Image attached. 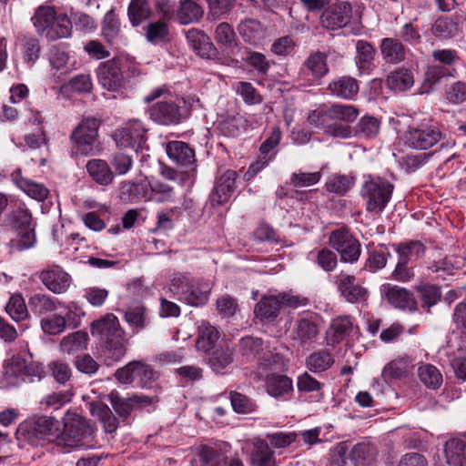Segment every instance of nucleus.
Returning a JSON list of instances; mask_svg holds the SVG:
<instances>
[{"instance_id":"f257e3e1","label":"nucleus","mask_w":466,"mask_h":466,"mask_svg":"<svg viewBox=\"0 0 466 466\" xmlns=\"http://www.w3.org/2000/svg\"><path fill=\"white\" fill-rule=\"evenodd\" d=\"M90 332L96 337L103 348V353L110 362L118 361L126 354L124 331L120 327L117 318L113 313H107L105 317L91 324Z\"/></svg>"},{"instance_id":"f03ea898","label":"nucleus","mask_w":466,"mask_h":466,"mask_svg":"<svg viewBox=\"0 0 466 466\" xmlns=\"http://www.w3.org/2000/svg\"><path fill=\"white\" fill-rule=\"evenodd\" d=\"M239 350L248 361H257L258 376H262V372L282 371L285 369L283 356L272 352L268 343L260 338L243 337L239 340Z\"/></svg>"},{"instance_id":"7ed1b4c3","label":"nucleus","mask_w":466,"mask_h":466,"mask_svg":"<svg viewBox=\"0 0 466 466\" xmlns=\"http://www.w3.org/2000/svg\"><path fill=\"white\" fill-rule=\"evenodd\" d=\"M96 431V424L77 414L65 419L63 431H60L58 446L66 448L91 447Z\"/></svg>"},{"instance_id":"20e7f679","label":"nucleus","mask_w":466,"mask_h":466,"mask_svg":"<svg viewBox=\"0 0 466 466\" xmlns=\"http://www.w3.org/2000/svg\"><path fill=\"white\" fill-rule=\"evenodd\" d=\"M101 120L95 116H87L72 131L69 140L72 156H95L101 151L98 129Z\"/></svg>"},{"instance_id":"39448f33","label":"nucleus","mask_w":466,"mask_h":466,"mask_svg":"<svg viewBox=\"0 0 466 466\" xmlns=\"http://www.w3.org/2000/svg\"><path fill=\"white\" fill-rule=\"evenodd\" d=\"M394 186L386 179L370 178L364 182L360 195L369 212L380 214L391 198Z\"/></svg>"},{"instance_id":"423d86ee","label":"nucleus","mask_w":466,"mask_h":466,"mask_svg":"<svg viewBox=\"0 0 466 466\" xmlns=\"http://www.w3.org/2000/svg\"><path fill=\"white\" fill-rule=\"evenodd\" d=\"M190 110V103L184 99L177 102L164 100L150 106L149 116L157 124L164 126L177 125L189 116Z\"/></svg>"},{"instance_id":"0eeeda50","label":"nucleus","mask_w":466,"mask_h":466,"mask_svg":"<svg viewBox=\"0 0 466 466\" xmlns=\"http://www.w3.org/2000/svg\"><path fill=\"white\" fill-rule=\"evenodd\" d=\"M329 246L339 255L343 263L353 264L361 255V244L358 238L346 228H340L330 232Z\"/></svg>"},{"instance_id":"6e6552de","label":"nucleus","mask_w":466,"mask_h":466,"mask_svg":"<svg viewBox=\"0 0 466 466\" xmlns=\"http://www.w3.org/2000/svg\"><path fill=\"white\" fill-rule=\"evenodd\" d=\"M441 138L442 133L439 127L428 123L409 127L403 136L404 144L416 150H427L440 142Z\"/></svg>"},{"instance_id":"1a4fd4ad","label":"nucleus","mask_w":466,"mask_h":466,"mask_svg":"<svg viewBox=\"0 0 466 466\" xmlns=\"http://www.w3.org/2000/svg\"><path fill=\"white\" fill-rule=\"evenodd\" d=\"M299 299L287 293L263 296L254 308V314L260 320L273 321L285 306L297 307Z\"/></svg>"},{"instance_id":"9d476101","label":"nucleus","mask_w":466,"mask_h":466,"mask_svg":"<svg viewBox=\"0 0 466 466\" xmlns=\"http://www.w3.org/2000/svg\"><path fill=\"white\" fill-rule=\"evenodd\" d=\"M18 432H27L28 439L35 438L48 441H56L57 444L60 433V422L52 416H40L30 424H21L18 428Z\"/></svg>"},{"instance_id":"9b49d317","label":"nucleus","mask_w":466,"mask_h":466,"mask_svg":"<svg viewBox=\"0 0 466 466\" xmlns=\"http://www.w3.org/2000/svg\"><path fill=\"white\" fill-rule=\"evenodd\" d=\"M147 130L139 120H130L123 127L117 128L113 133V139L118 147H131L136 151L143 148L146 144Z\"/></svg>"},{"instance_id":"f8f14e48","label":"nucleus","mask_w":466,"mask_h":466,"mask_svg":"<svg viewBox=\"0 0 466 466\" xmlns=\"http://www.w3.org/2000/svg\"><path fill=\"white\" fill-rule=\"evenodd\" d=\"M108 400L123 422H128V420L136 408H143L152 404L156 399L146 395L134 394L128 398L120 396L116 390H112L108 396Z\"/></svg>"},{"instance_id":"ddd939ff","label":"nucleus","mask_w":466,"mask_h":466,"mask_svg":"<svg viewBox=\"0 0 466 466\" xmlns=\"http://www.w3.org/2000/svg\"><path fill=\"white\" fill-rule=\"evenodd\" d=\"M338 291L347 302L360 304L367 301L369 291L363 286L356 283V278L345 272L334 277Z\"/></svg>"},{"instance_id":"4468645a","label":"nucleus","mask_w":466,"mask_h":466,"mask_svg":"<svg viewBox=\"0 0 466 466\" xmlns=\"http://www.w3.org/2000/svg\"><path fill=\"white\" fill-rule=\"evenodd\" d=\"M38 279L54 294L65 293L72 282L71 276L58 265L47 266L38 273Z\"/></svg>"},{"instance_id":"2eb2a0df","label":"nucleus","mask_w":466,"mask_h":466,"mask_svg":"<svg viewBox=\"0 0 466 466\" xmlns=\"http://www.w3.org/2000/svg\"><path fill=\"white\" fill-rule=\"evenodd\" d=\"M352 8L349 3L342 2L329 6L320 16V24L329 30H337L346 26L351 19Z\"/></svg>"},{"instance_id":"dca6fc26","label":"nucleus","mask_w":466,"mask_h":466,"mask_svg":"<svg viewBox=\"0 0 466 466\" xmlns=\"http://www.w3.org/2000/svg\"><path fill=\"white\" fill-rule=\"evenodd\" d=\"M97 77L101 86L108 91H116L123 85V75L119 61L116 58L101 63L97 68Z\"/></svg>"},{"instance_id":"f3484780","label":"nucleus","mask_w":466,"mask_h":466,"mask_svg":"<svg viewBox=\"0 0 466 466\" xmlns=\"http://www.w3.org/2000/svg\"><path fill=\"white\" fill-rule=\"evenodd\" d=\"M186 38L198 56L202 58L211 59L217 56L218 51L210 37L203 31L196 28L189 29Z\"/></svg>"},{"instance_id":"a211bd4d","label":"nucleus","mask_w":466,"mask_h":466,"mask_svg":"<svg viewBox=\"0 0 466 466\" xmlns=\"http://www.w3.org/2000/svg\"><path fill=\"white\" fill-rule=\"evenodd\" d=\"M384 296L388 302L395 308L408 311L417 310V301L413 294L405 288L384 286Z\"/></svg>"},{"instance_id":"6ab92c4d","label":"nucleus","mask_w":466,"mask_h":466,"mask_svg":"<svg viewBox=\"0 0 466 466\" xmlns=\"http://www.w3.org/2000/svg\"><path fill=\"white\" fill-rule=\"evenodd\" d=\"M237 172L234 170L225 171L216 182L211 195V200L218 205L227 202L236 188Z\"/></svg>"},{"instance_id":"aec40b11","label":"nucleus","mask_w":466,"mask_h":466,"mask_svg":"<svg viewBox=\"0 0 466 466\" xmlns=\"http://www.w3.org/2000/svg\"><path fill=\"white\" fill-rule=\"evenodd\" d=\"M168 157L180 167H191L195 165V151L183 141H170L166 147Z\"/></svg>"},{"instance_id":"412c9836","label":"nucleus","mask_w":466,"mask_h":466,"mask_svg":"<svg viewBox=\"0 0 466 466\" xmlns=\"http://www.w3.org/2000/svg\"><path fill=\"white\" fill-rule=\"evenodd\" d=\"M278 371L262 372L259 378L266 380L267 391L275 398L285 397L292 391V380L285 375L276 374Z\"/></svg>"},{"instance_id":"4be33fe9","label":"nucleus","mask_w":466,"mask_h":466,"mask_svg":"<svg viewBox=\"0 0 466 466\" xmlns=\"http://www.w3.org/2000/svg\"><path fill=\"white\" fill-rule=\"evenodd\" d=\"M11 177L14 183L31 198L37 201H44L47 198L48 189L43 184L24 177L21 169L15 170Z\"/></svg>"},{"instance_id":"5701e85b","label":"nucleus","mask_w":466,"mask_h":466,"mask_svg":"<svg viewBox=\"0 0 466 466\" xmlns=\"http://www.w3.org/2000/svg\"><path fill=\"white\" fill-rule=\"evenodd\" d=\"M91 415L96 418L102 424L106 433H114L119 426V420L114 415L110 408L102 401H93L89 404Z\"/></svg>"},{"instance_id":"b1692460","label":"nucleus","mask_w":466,"mask_h":466,"mask_svg":"<svg viewBox=\"0 0 466 466\" xmlns=\"http://www.w3.org/2000/svg\"><path fill=\"white\" fill-rule=\"evenodd\" d=\"M380 51L386 64L396 65L406 57V48L397 38L385 37L380 44Z\"/></svg>"},{"instance_id":"393cba45","label":"nucleus","mask_w":466,"mask_h":466,"mask_svg":"<svg viewBox=\"0 0 466 466\" xmlns=\"http://www.w3.org/2000/svg\"><path fill=\"white\" fill-rule=\"evenodd\" d=\"M238 31L243 40L250 45H259L266 38V29L257 19H245L238 25Z\"/></svg>"},{"instance_id":"a878e982","label":"nucleus","mask_w":466,"mask_h":466,"mask_svg":"<svg viewBox=\"0 0 466 466\" xmlns=\"http://www.w3.org/2000/svg\"><path fill=\"white\" fill-rule=\"evenodd\" d=\"M378 455L377 449L370 442L355 444L349 454L352 466H372Z\"/></svg>"},{"instance_id":"bb28decb","label":"nucleus","mask_w":466,"mask_h":466,"mask_svg":"<svg viewBox=\"0 0 466 466\" xmlns=\"http://www.w3.org/2000/svg\"><path fill=\"white\" fill-rule=\"evenodd\" d=\"M89 177L100 186H108L114 180V172L106 160L93 158L86 165Z\"/></svg>"},{"instance_id":"cd10ccee","label":"nucleus","mask_w":466,"mask_h":466,"mask_svg":"<svg viewBox=\"0 0 466 466\" xmlns=\"http://www.w3.org/2000/svg\"><path fill=\"white\" fill-rule=\"evenodd\" d=\"M353 329V323L350 317L342 316L334 319L329 329L326 332V340L328 345H336L345 339Z\"/></svg>"},{"instance_id":"c85d7f7f","label":"nucleus","mask_w":466,"mask_h":466,"mask_svg":"<svg viewBox=\"0 0 466 466\" xmlns=\"http://www.w3.org/2000/svg\"><path fill=\"white\" fill-rule=\"evenodd\" d=\"M359 114V109L352 105L334 104L323 112L322 121L323 123L329 120L349 124L354 122Z\"/></svg>"},{"instance_id":"c756f323","label":"nucleus","mask_w":466,"mask_h":466,"mask_svg":"<svg viewBox=\"0 0 466 466\" xmlns=\"http://www.w3.org/2000/svg\"><path fill=\"white\" fill-rule=\"evenodd\" d=\"M208 364L215 372H221L233 361L232 350L227 342H219L217 347L207 352Z\"/></svg>"},{"instance_id":"7c9ffc66","label":"nucleus","mask_w":466,"mask_h":466,"mask_svg":"<svg viewBox=\"0 0 466 466\" xmlns=\"http://www.w3.org/2000/svg\"><path fill=\"white\" fill-rule=\"evenodd\" d=\"M150 182L147 179L140 182H123L120 187L121 198L128 202H139L150 198Z\"/></svg>"},{"instance_id":"2f4dec72","label":"nucleus","mask_w":466,"mask_h":466,"mask_svg":"<svg viewBox=\"0 0 466 466\" xmlns=\"http://www.w3.org/2000/svg\"><path fill=\"white\" fill-rule=\"evenodd\" d=\"M328 89L337 97L352 99L359 93V85L355 78L345 76L332 80Z\"/></svg>"},{"instance_id":"473e14b6","label":"nucleus","mask_w":466,"mask_h":466,"mask_svg":"<svg viewBox=\"0 0 466 466\" xmlns=\"http://www.w3.org/2000/svg\"><path fill=\"white\" fill-rule=\"evenodd\" d=\"M72 35V21L66 14H56L43 36L49 41L67 38Z\"/></svg>"},{"instance_id":"72a5a7b5","label":"nucleus","mask_w":466,"mask_h":466,"mask_svg":"<svg viewBox=\"0 0 466 466\" xmlns=\"http://www.w3.org/2000/svg\"><path fill=\"white\" fill-rule=\"evenodd\" d=\"M398 258L410 264L417 261L426 251L424 244L419 240H410L392 245Z\"/></svg>"},{"instance_id":"f704fd0d","label":"nucleus","mask_w":466,"mask_h":466,"mask_svg":"<svg viewBox=\"0 0 466 466\" xmlns=\"http://www.w3.org/2000/svg\"><path fill=\"white\" fill-rule=\"evenodd\" d=\"M219 333L216 327L208 322L202 321L198 328L196 348L198 350L208 352L218 346Z\"/></svg>"},{"instance_id":"c9c22d12","label":"nucleus","mask_w":466,"mask_h":466,"mask_svg":"<svg viewBox=\"0 0 466 466\" xmlns=\"http://www.w3.org/2000/svg\"><path fill=\"white\" fill-rule=\"evenodd\" d=\"M376 48L365 40H358L356 43V65L360 73L370 72L374 65Z\"/></svg>"},{"instance_id":"e433bc0d","label":"nucleus","mask_w":466,"mask_h":466,"mask_svg":"<svg viewBox=\"0 0 466 466\" xmlns=\"http://www.w3.org/2000/svg\"><path fill=\"white\" fill-rule=\"evenodd\" d=\"M59 304L58 299L42 293H36L28 299L30 310L38 317L56 311Z\"/></svg>"},{"instance_id":"4c0bfd02","label":"nucleus","mask_w":466,"mask_h":466,"mask_svg":"<svg viewBox=\"0 0 466 466\" xmlns=\"http://www.w3.org/2000/svg\"><path fill=\"white\" fill-rule=\"evenodd\" d=\"M297 334L302 344L313 342L319 335V318L309 314L298 320Z\"/></svg>"},{"instance_id":"58836bf2","label":"nucleus","mask_w":466,"mask_h":466,"mask_svg":"<svg viewBox=\"0 0 466 466\" xmlns=\"http://www.w3.org/2000/svg\"><path fill=\"white\" fill-rule=\"evenodd\" d=\"M447 462L451 466H466V442L460 439L449 440L444 445Z\"/></svg>"},{"instance_id":"ea45409f","label":"nucleus","mask_w":466,"mask_h":466,"mask_svg":"<svg viewBox=\"0 0 466 466\" xmlns=\"http://www.w3.org/2000/svg\"><path fill=\"white\" fill-rule=\"evenodd\" d=\"M327 58L324 52H312L303 62V67L310 72L314 79H320L329 73Z\"/></svg>"},{"instance_id":"a19ab883","label":"nucleus","mask_w":466,"mask_h":466,"mask_svg":"<svg viewBox=\"0 0 466 466\" xmlns=\"http://www.w3.org/2000/svg\"><path fill=\"white\" fill-rule=\"evenodd\" d=\"M144 32L147 41L153 45L167 43L171 40L168 25L163 20L147 24L144 27Z\"/></svg>"},{"instance_id":"79ce46f5","label":"nucleus","mask_w":466,"mask_h":466,"mask_svg":"<svg viewBox=\"0 0 466 466\" xmlns=\"http://www.w3.org/2000/svg\"><path fill=\"white\" fill-rule=\"evenodd\" d=\"M380 123L379 119L370 116H362L353 129V137L360 139H370L375 137L380 132Z\"/></svg>"},{"instance_id":"37998d69","label":"nucleus","mask_w":466,"mask_h":466,"mask_svg":"<svg viewBox=\"0 0 466 466\" xmlns=\"http://www.w3.org/2000/svg\"><path fill=\"white\" fill-rule=\"evenodd\" d=\"M32 214L24 208H17L7 213L4 219V225L8 228L18 231L31 227Z\"/></svg>"},{"instance_id":"c03bdc74","label":"nucleus","mask_w":466,"mask_h":466,"mask_svg":"<svg viewBox=\"0 0 466 466\" xmlns=\"http://www.w3.org/2000/svg\"><path fill=\"white\" fill-rule=\"evenodd\" d=\"M251 461L254 466H276L274 451L270 450L267 441L258 440L254 442Z\"/></svg>"},{"instance_id":"a18cd8bd","label":"nucleus","mask_w":466,"mask_h":466,"mask_svg":"<svg viewBox=\"0 0 466 466\" xmlns=\"http://www.w3.org/2000/svg\"><path fill=\"white\" fill-rule=\"evenodd\" d=\"M333 355L327 350H319L306 359L307 368L315 373L328 370L334 364Z\"/></svg>"},{"instance_id":"49530a36","label":"nucleus","mask_w":466,"mask_h":466,"mask_svg":"<svg viewBox=\"0 0 466 466\" xmlns=\"http://www.w3.org/2000/svg\"><path fill=\"white\" fill-rule=\"evenodd\" d=\"M413 83V74L406 68H399L391 72L386 80L387 86L394 91H405L410 88Z\"/></svg>"},{"instance_id":"de8ad7c7","label":"nucleus","mask_w":466,"mask_h":466,"mask_svg":"<svg viewBox=\"0 0 466 466\" xmlns=\"http://www.w3.org/2000/svg\"><path fill=\"white\" fill-rule=\"evenodd\" d=\"M56 11L51 5H40L34 13L31 20L39 35H44L51 22L54 21Z\"/></svg>"},{"instance_id":"09e8293b","label":"nucleus","mask_w":466,"mask_h":466,"mask_svg":"<svg viewBox=\"0 0 466 466\" xmlns=\"http://www.w3.org/2000/svg\"><path fill=\"white\" fill-rule=\"evenodd\" d=\"M202 7L192 0L181 1L177 10V17L180 24L187 25L198 22L203 15Z\"/></svg>"},{"instance_id":"8fccbe9b","label":"nucleus","mask_w":466,"mask_h":466,"mask_svg":"<svg viewBox=\"0 0 466 466\" xmlns=\"http://www.w3.org/2000/svg\"><path fill=\"white\" fill-rule=\"evenodd\" d=\"M152 11L147 0H131L127 15L133 26L141 25L150 17Z\"/></svg>"},{"instance_id":"3c124183","label":"nucleus","mask_w":466,"mask_h":466,"mask_svg":"<svg viewBox=\"0 0 466 466\" xmlns=\"http://www.w3.org/2000/svg\"><path fill=\"white\" fill-rule=\"evenodd\" d=\"M210 291L211 285L208 281L192 283L183 299L191 306L203 305L208 301Z\"/></svg>"},{"instance_id":"603ef678","label":"nucleus","mask_w":466,"mask_h":466,"mask_svg":"<svg viewBox=\"0 0 466 466\" xmlns=\"http://www.w3.org/2000/svg\"><path fill=\"white\" fill-rule=\"evenodd\" d=\"M88 334L84 331H76L63 338L60 342V349L63 352L71 354L86 350Z\"/></svg>"},{"instance_id":"864d4df0","label":"nucleus","mask_w":466,"mask_h":466,"mask_svg":"<svg viewBox=\"0 0 466 466\" xmlns=\"http://www.w3.org/2000/svg\"><path fill=\"white\" fill-rule=\"evenodd\" d=\"M102 35L108 44H113L120 34V21L114 10H109L101 25Z\"/></svg>"},{"instance_id":"5fc2aeb1","label":"nucleus","mask_w":466,"mask_h":466,"mask_svg":"<svg viewBox=\"0 0 466 466\" xmlns=\"http://www.w3.org/2000/svg\"><path fill=\"white\" fill-rule=\"evenodd\" d=\"M432 33L441 38L455 36L459 32L458 23L452 17H440L432 25Z\"/></svg>"},{"instance_id":"6e6d98bb","label":"nucleus","mask_w":466,"mask_h":466,"mask_svg":"<svg viewBox=\"0 0 466 466\" xmlns=\"http://www.w3.org/2000/svg\"><path fill=\"white\" fill-rule=\"evenodd\" d=\"M5 310L11 319L16 322L22 321L28 317V309L24 298L19 295H13L5 306Z\"/></svg>"},{"instance_id":"4d7b16f0","label":"nucleus","mask_w":466,"mask_h":466,"mask_svg":"<svg viewBox=\"0 0 466 466\" xmlns=\"http://www.w3.org/2000/svg\"><path fill=\"white\" fill-rule=\"evenodd\" d=\"M418 291L422 302V308H426L427 313H430V309L435 306L441 299L440 287L432 284H425L418 287Z\"/></svg>"},{"instance_id":"13d9d810","label":"nucleus","mask_w":466,"mask_h":466,"mask_svg":"<svg viewBox=\"0 0 466 466\" xmlns=\"http://www.w3.org/2000/svg\"><path fill=\"white\" fill-rule=\"evenodd\" d=\"M419 377L426 387L436 390L442 383V375L433 365L426 364L419 368Z\"/></svg>"},{"instance_id":"bf43d9fd","label":"nucleus","mask_w":466,"mask_h":466,"mask_svg":"<svg viewBox=\"0 0 466 466\" xmlns=\"http://www.w3.org/2000/svg\"><path fill=\"white\" fill-rule=\"evenodd\" d=\"M244 119L239 115L227 116L218 123L219 131L227 137H238L244 129Z\"/></svg>"},{"instance_id":"052dcab7","label":"nucleus","mask_w":466,"mask_h":466,"mask_svg":"<svg viewBox=\"0 0 466 466\" xmlns=\"http://www.w3.org/2000/svg\"><path fill=\"white\" fill-rule=\"evenodd\" d=\"M353 185V178L345 175H331L326 181L325 187L330 193L344 195Z\"/></svg>"},{"instance_id":"680f3d73","label":"nucleus","mask_w":466,"mask_h":466,"mask_svg":"<svg viewBox=\"0 0 466 466\" xmlns=\"http://www.w3.org/2000/svg\"><path fill=\"white\" fill-rule=\"evenodd\" d=\"M157 378V374L151 366L142 361H137L135 381L138 387L149 389L152 387Z\"/></svg>"},{"instance_id":"e2e57ef3","label":"nucleus","mask_w":466,"mask_h":466,"mask_svg":"<svg viewBox=\"0 0 466 466\" xmlns=\"http://www.w3.org/2000/svg\"><path fill=\"white\" fill-rule=\"evenodd\" d=\"M198 458L204 466H222L226 462V456L220 451L208 445L201 447Z\"/></svg>"},{"instance_id":"0e129e2a","label":"nucleus","mask_w":466,"mask_h":466,"mask_svg":"<svg viewBox=\"0 0 466 466\" xmlns=\"http://www.w3.org/2000/svg\"><path fill=\"white\" fill-rule=\"evenodd\" d=\"M22 51L24 62L27 66H33L39 58V53L41 51L39 40L35 37L25 38L22 45Z\"/></svg>"},{"instance_id":"69168bd1","label":"nucleus","mask_w":466,"mask_h":466,"mask_svg":"<svg viewBox=\"0 0 466 466\" xmlns=\"http://www.w3.org/2000/svg\"><path fill=\"white\" fill-rule=\"evenodd\" d=\"M230 402L234 411L240 414H248L257 409V404L254 400L236 391L230 393Z\"/></svg>"},{"instance_id":"338daca9","label":"nucleus","mask_w":466,"mask_h":466,"mask_svg":"<svg viewBox=\"0 0 466 466\" xmlns=\"http://www.w3.org/2000/svg\"><path fill=\"white\" fill-rule=\"evenodd\" d=\"M146 310L143 305L130 307L125 313V319L132 328L142 329L147 325Z\"/></svg>"},{"instance_id":"774afa93","label":"nucleus","mask_w":466,"mask_h":466,"mask_svg":"<svg viewBox=\"0 0 466 466\" xmlns=\"http://www.w3.org/2000/svg\"><path fill=\"white\" fill-rule=\"evenodd\" d=\"M66 327V318L60 314H54L50 317L42 319L41 328L43 331L49 335H57L62 333Z\"/></svg>"}]
</instances>
